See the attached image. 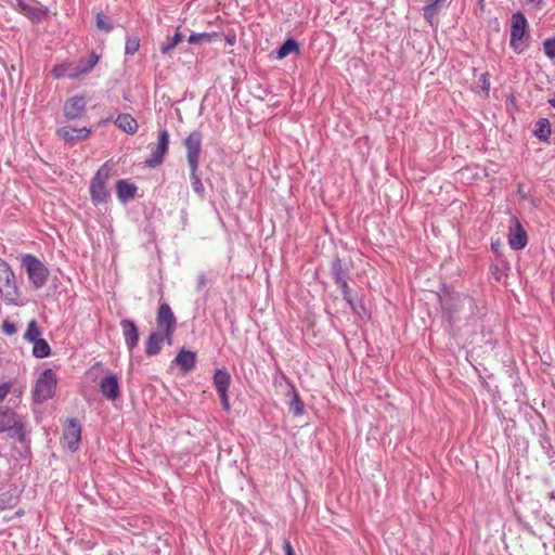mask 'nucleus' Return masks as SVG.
Returning <instances> with one entry per match:
<instances>
[{
  "mask_svg": "<svg viewBox=\"0 0 555 555\" xmlns=\"http://www.w3.org/2000/svg\"><path fill=\"white\" fill-rule=\"evenodd\" d=\"M95 17H96V27L100 30L109 33L114 28L111 20L108 17H106L103 13H96Z\"/></svg>",
  "mask_w": 555,
  "mask_h": 555,
  "instance_id": "obj_32",
  "label": "nucleus"
},
{
  "mask_svg": "<svg viewBox=\"0 0 555 555\" xmlns=\"http://www.w3.org/2000/svg\"><path fill=\"white\" fill-rule=\"evenodd\" d=\"M284 551H285V555H295L294 548H293L291 542L287 540L284 541Z\"/></svg>",
  "mask_w": 555,
  "mask_h": 555,
  "instance_id": "obj_44",
  "label": "nucleus"
},
{
  "mask_svg": "<svg viewBox=\"0 0 555 555\" xmlns=\"http://www.w3.org/2000/svg\"><path fill=\"white\" fill-rule=\"evenodd\" d=\"M227 41L230 43V44H233L234 41H235V36H232V37H227Z\"/></svg>",
  "mask_w": 555,
  "mask_h": 555,
  "instance_id": "obj_47",
  "label": "nucleus"
},
{
  "mask_svg": "<svg viewBox=\"0 0 555 555\" xmlns=\"http://www.w3.org/2000/svg\"><path fill=\"white\" fill-rule=\"evenodd\" d=\"M529 3H533L535 8L542 9L544 3L543 0H527Z\"/></svg>",
  "mask_w": 555,
  "mask_h": 555,
  "instance_id": "obj_46",
  "label": "nucleus"
},
{
  "mask_svg": "<svg viewBox=\"0 0 555 555\" xmlns=\"http://www.w3.org/2000/svg\"><path fill=\"white\" fill-rule=\"evenodd\" d=\"M338 287H340L343 292L344 299L349 304V306L354 309L353 298L351 296V289L348 285L347 281H344L339 284H337Z\"/></svg>",
  "mask_w": 555,
  "mask_h": 555,
  "instance_id": "obj_38",
  "label": "nucleus"
},
{
  "mask_svg": "<svg viewBox=\"0 0 555 555\" xmlns=\"http://www.w3.org/2000/svg\"><path fill=\"white\" fill-rule=\"evenodd\" d=\"M293 52H299V44L295 39L289 38L276 51V59L282 60Z\"/></svg>",
  "mask_w": 555,
  "mask_h": 555,
  "instance_id": "obj_25",
  "label": "nucleus"
},
{
  "mask_svg": "<svg viewBox=\"0 0 555 555\" xmlns=\"http://www.w3.org/2000/svg\"><path fill=\"white\" fill-rule=\"evenodd\" d=\"M33 354L36 358L42 359L47 358L51 353V348L46 339L39 338L35 341H33Z\"/></svg>",
  "mask_w": 555,
  "mask_h": 555,
  "instance_id": "obj_27",
  "label": "nucleus"
},
{
  "mask_svg": "<svg viewBox=\"0 0 555 555\" xmlns=\"http://www.w3.org/2000/svg\"><path fill=\"white\" fill-rule=\"evenodd\" d=\"M23 266L35 288H41L48 280V269L46 266L38 258L29 254L23 257Z\"/></svg>",
  "mask_w": 555,
  "mask_h": 555,
  "instance_id": "obj_6",
  "label": "nucleus"
},
{
  "mask_svg": "<svg viewBox=\"0 0 555 555\" xmlns=\"http://www.w3.org/2000/svg\"><path fill=\"white\" fill-rule=\"evenodd\" d=\"M166 341L165 334L153 332L149 335L145 344V352L149 357L156 356L162 350L163 343Z\"/></svg>",
  "mask_w": 555,
  "mask_h": 555,
  "instance_id": "obj_19",
  "label": "nucleus"
},
{
  "mask_svg": "<svg viewBox=\"0 0 555 555\" xmlns=\"http://www.w3.org/2000/svg\"><path fill=\"white\" fill-rule=\"evenodd\" d=\"M552 133L548 119L541 118L535 122L533 134L541 141H547Z\"/></svg>",
  "mask_w": 555,
  "mask_h": 555,
  "instance_id": "obj_23",
  "label": "nucleus"
},
{
  "mask_svg": "<svg viewBox=\"0 0 555 555\" xmlns=\"http://www.w3.org/2000/svg\"><path fill=\"white\" fill-rule=\"evenodd\" d=\"M547 103L555 108V98H551L547 100Z\"/></svg>",
  "mask_w": 555,
  "mask_h": 555,
  "instance_id": "obj_48",
  "label": "nucleus"
},
{
  "mask_svg": "<svg viewBox=\"0 0 555 555\" xmlns=\"http://www.w3.org/2000/svg\"><path fill=\"white\" fill-rule=\"evenodd\" d=\"M287 397L289 398V412L296 416L301 415L304 413L305 405L293 385H289V388L287 390Z\"/></svg>",
  "mask_w": 555,
  "mask_h": 555,
  "instance_id": "obj_21",
  "label": "nucleus"
},
{
  "mask_svg": "<svg viewBox=\"0 0 555 555\" xmlns=\"http://www.w3.org/2000/svg\"><path fill=\"white\" fill-rule=\"evenodd\" d=\"M115 125L128 134H134L139 128L138 121L130 114H119Z\"/></svg>",
  "mask_w": 555,
  "mask_h": 555,
  "instance_id": "obj_20",
  "label": "nucleus"
},
{
  "mask_svg": "<svg viewBox=\"0 0 555 555\" xmlns=\"http://www.w3.org/2000/svg\"><path fill=\"white\" fill-rule=\"evenodd\" d=\"M9 437L22 441L24 439V426L15 418H9L8 430L5 431Z\"/></svg>",
  "mask_w": 555,
  "mask_h": 555,
  "instance_id": "obj_26",
  "label": "nucleus"
},
{
  "mask_svg": "<svg viewBox=\"0 0 555 555\" xmlns=\"http://www.w3.org/2000/svg\"><path fill=\"white\" fill-rule=\"evenodd\" d=\"M169 147V133L166 129L158 132L157 146L151 151L150 156L145 159V165L149 168H155L163 164L164 157Z\"/></svg>",
  "mask_w": 555,
  "mask_h": 555,
  "instance_id": "obj_8",
  "label": "nucleus"
},
{
  "mask_svg": "<svg viewBox=\"0 0 555 555\" xmlns=\"http://www.w3.org/2000/svg\"><path fill=\"white\" fill-rule=\"evenodd\" d=\"M15 504V498L9 493L0 494V512L13 507Z\"/></svg>",
  "mask_w": 555,
  "mask_h": 555,
  "instance_id": "obj_37",
  "label": "nucleus"
},
{
  "mask_svg": "<svg viewBox=\"0 0 555 555\" xmlns=\"http://www.w3.org/2000/svg\"><path fill=\"white\" fill-rule=\"evenodd\" d=\"M0 273L3 275L7 285L9 286L11 282L14 281V273L11 270L10 266L0 258Z\"/></svg>",
  "mask_w": 555,
  "mask_h": 555,
  "instance_id": "obj_35",
  "label": "nucleus"
},
{
  "mask_svg": "<svg viewBox=\"0 0 555 555\" xmlns=\"http://www.w3.org/2000/svg\"><path fill=\"white\" fill-rule=\"evenodd\" d=\"M173 362L183 373H189L193 371L196 365V353L192 350L182 348L177 353Z\"/></svg>",
  "mask_w": 555,
  "mask_h": 555,
  "instance_id": "obj_17",
  "label": "nucleus"
},
{
  "mask_svg": "<svg viewBox=\"0 0 555 555\" xmlns=\"http://www.w3.org/2000/svg\"><path fill=\"white\" fill-rule=\"evenodd\" d=\"M109 178V168L106 164L100 167L90 182V195L95 205L106 203L109 198V192L106 188Z\"/></svg>",
  "mask_w": 555,
  "mask_h": 555,
  "instance_id": "obj_3",
  "label": "nucleus"
},
{
  "mask_svg": "<svg viewBox=\"0 0 555 555\" xmlns=\"http://www.w3.org/2000/svg\"><path fill=\"white\" fill-rule=\"evenodd\" d=\"M447 0H427V4L424 7V17L430 24H433L434 17L438 14V11Z\"/></svg>",
  "mask_w": 555,
  "mask_h": 555,
  "instance_id": "obj_24",
  "label": "nucleus"
},
{
  "mask_svg": "<svg viewBox=\"0 0 555 555\" xmlns=\"http://www.w3.org/2000/svg\"><path fill=\"white\" fill-rule=\"evenodd\" d=\"M140 48V40L138 37H127L125 53L127 55H133Z\"/></svg>",
  "mask_w": 555,
  "mask_h": 555,
  "instance_id": "obj_34",
  "label": "nucleus"
},
{
  "mask_svg": "<svg viewBox=\"0 0 555 555\" xmlns=\"http://www.w3.org/2000/svg\"><path fill=\"white\" fill-rule=\"evenodd\" d=\"M34 0H16L18 8L25 16L31 22L39 23L47 15L48 10L44 7H34L29 2Z\"/></svg>",
  "mask_w": 555,
  "mask_h": 555,
  "instance_id": "obj_15",
  "label": "nucleus"
},
{
  "mask_svg": "<svg viewBox=\"0 0 555 555\" xmlns=\"http://www.w3.org/2000/svg\"><path fill=\"white\" fill-rule=\"evenodd\" d=\"M86 109V99L80 95L69 98L64 104V115L68 119H76L82 116Z\"/></svg>",
  "mask_w": 555,
  "mask_h": 555,
  "instance_id": "obj_13",
  "label": "nucleus"
},
{
  "mask_svg": "<svg viewBox=\"0 0 555 555\" xmlns=\"http://www.w3.org/2000/svg\"><path fill=\"white\" fill-rule=\"evenodd\" d=\"M9 426V418H0V434L5 433Z\"/></svg>",
  "mask_w": 555,
  "mask_h": 555,
  "instance_id": "obj_45",
  "label": "nucleus"
},
{
  "mask_svg": "<svg viewBox=\"0 0 555 555\" xmlns=\"http://www.w3.org/2000/svg\"><path fill=\"white\" fill-rule=\"evenodd\" d=\"M125 343L131 352L139 343V331L133 321L124 319L120 321Z\"/></svg>",
  "mask_w": 555,
  "mask_h": 555,
  "instance_id": "obj_16",
  "label": "nucleus"
},
{
  "mask_svg": "<svg viewBox=\"0 0 555 555\" xmlns=\"http://www.w3.org/2000/svg\"><path fill=\"white\" fill-rule=\"evenodd\" d=\"M100 390L108 400H116L120 395L117 376L114 374L104 376L100 382Z\"/></svg>",
  "mask_w": 555,
  "mask_h": 555,
  "instance_id": "obj_14",
  "label": "nucleus"
},
{
  "mask_svg": "<svg viewBox=\"0 0 555 555\" xmlns=\"http://www.w3.org/2000/svg\"><path fill=\"white\" fill-rule=\"evenodd\" d=\"M41 332L39 330V326L36 322V320H31L28 325L27 330L24 334V338L30 343L37 340L40 338Z\"/></svg>",
  "mask_w": 555,
  "mask_h": 555,
  "instance_id": "obj_30",
  "label": "nucleus"
},
{
  "mask_svg": "<svg viewBox=\"0 0 555 555\" xmlns=\"http://www.w3.org/2000/svg\"><path fill=\"white\" fill-rule=\"evenodd\" d=\"M528 236L517 217H512V225L508 234V244L512 249L520 250L526 247Z\"/></svg>",
  "mask_w": 555,
  "mask_h": 555,
  "instance_id": "obj_11",
  "label": "nucleus"
},
{
  "mask_svg": "<svg viewBox=\"0 0 555 555\" xmlns=\"http://www.w3.org/2000/svg\"><path fill=\"white\" fill-rule=\"evenodd\" d=\"M98 61H99V56H98L96 54L92 53V54L90 55V59L88 60L87 64H86V65H83L81 68H79V70H78V72H76V73H70V74L68 75V77H70V78H75V77H77L79 74H83V73L89 72L90 69H92V68L95 66V64L98 63Z\"/></svg>",
  "mask_w": 555,
  "mask_h": 555,
  "instance_id": "obj_33",
  "label": "nucleus"
},
{
  "mask_svg": "<svg viewBox=\"0 0 555 555\" xmlns=\"http://www.w3.org/2000/svg\"><path fill=\"white\" fill-rule=\"evenodd\" d=\"M56 374L52 369H46L36 380L34 399L36 402H43L51 398L56 388Z\"/></svg>",
  "mask_w": 555,
  "mask_h": 555,
  "instance_id": "obj_4",
  "label": "nucleus"
},
{
  "mask_svg": "<svg viewBox=\"0 0 555 555\" xmlns=\"http://www.w3.org/2000/svg\"><path fill=\"white\" fill-rule=\"evenodd\" d=\"M182 40V34L177 30L175 35L168 39V41L162 46L160 51L163 54L169 53L175 47H177Z\"/></svg>",
  "mask_w": 555,
  "mask_h": 555,
  "instance_id": "obj_31",
  "label": "nucleus"
},
{
  "mask_svg": "<svg viewBox=\"0 0 555 555\" xmlns=\"http://www.w3.org/2000/svg\"><path fill=\"white\" fill-rule=\"evenodd\" d=\"M10 386L7 383L0 384V401H2L9 393Z\"/></svg>",
  "mask_w": 555,
  "mask_h": 555,
  "instance_id": "obj_42",
  "label": "nucleus"
},
{
  "mask_svg": "<svg viewBox=\"0 0 555 555\" xmlns=\"http://www.w3.org/2000/svg\"><path fill=\"white\" fill-rule=\"evenodd\" d=\"M528 22L521 12L514 13L511 21L509 46L517 54L522 53L528 47Z\"/></svg>",
  "mask_w": 555,
  "mask_h": 555,
  "instance_id": "obj_2",
  "label": "nucleus"
},
{
  "mask_svg": "<svg viewBox=\"0 0 555 555\" xmlns=\"http://www.w3.org/2000/svg\"><path fill=\"white\" fill-rule=\"evenodd\" d=\"M231 384V375L225 369H218L214 374V385L225 412L230 411L228 389Z\"/></svg>",
  "mask_w": 555,
  "mask_h": 555,
  "instance_id": "obj_10",
  "label": "nucleus"
},
{
  "mask_svg": "<svg viewBox=\"0 0 555 555\" xmlns=\"http://www.w3.org/2000/svg\"><path fill=\"white\" fill-rule=\"evenodd\" d=\"M52 74L55 78H62L64 76H66V68L64 65H59V66H55L52 70ZM69 74H67L68 76Z\"/></svg>",
  "mask_w": 555,
  "mask_h": 555,
  "instance_id": "obj_41",
  "label": "nucleus"
},
{
  "mask_svg": "<svg viewBox=\"0 0 555 555\" xmlns=\"http://www.w3.org/2000/svg\"><path fill=\"white\" fill-rule=\"evenodd\" d=\"M57 135L64 139L65 142L69 144H75L78 141H82L87 139L90 133L91 129L83 127V128H73V127H62L57 130Z\"/></svg>",
  "mask_w": 555,
  "mask_h": 555,
  "instance_id": "obj_12",
  "label": "nucleus"
},
{
  "mask_svg": "<svg viewBox=\"0 0 555 555\" xmlns=\"http://www.w3.org/2000/svg\"><path fill=\"white\" fill-rule=\"evenodd\" d=\"M2 330L7 335H13L16 333L17 327L14 323H11L9 321H4L2 323Z\"/></svg>",
  "mask_w": 555,
  "mask_h": 555,
  "instance_id": "obj_40",
  "label": "nucleus"
},
{
  "mask_svg": "<svg viewBox=\"0 0 555 555\" xmlns=\"http://www.w3.org/2000/svg\"><path fill=\"white\" fill-rule=\"evenodd\" d=\"M443 318L453 325L462 315H473L476 305L474 298L454 291H447L440 296Z\"/></svg>",
  "mask_w": 555,
  "mask_h": 555,
  "instance_id": "obj_1",
  "label": "nucleus"
},
{
  "mask_svg": "<svg viewBox=\"0 0 555 555\" xmlns=\"http://www.w3.org/2000/svg\"><path fill=\"white\" fill-rule=\"evenodd\" d=\"M543 51L551 60L555 59V38H548L543 42Z\"/></svg>",
  "mask_w": 555,
  "mask_h": 555,
  "instance_id": "obj_39",
  "label": "nucleus"
},
{
  "mask_svg": "<svg viewBox=\"0 0 555 555\" xmlns=\"http://www.w3.org/2000/svg\"><path fill=\"white\" fill-rule=\"evenodd\" d=\"M331 270L336 285L348 280L349 269L343 264L340 259L337 258L333 261Z\"/></svg>",
  "mask_w": 555,
  "mask_h": 555,
  "instance_id": "obj_22",
  "label": "nucleus"
},
{
  "mask_svg": "<svg viewBox=\"0 0 555 555\" xmlns=\"http://www.w3.org/2000/svg\"><path fill=\"white\" fill-rule=\"evenodd\" d=\"M81 439V424L78 418H68L64 425L63 446L70 452H75L79 448Z\"/></svg>",
  "mask_w": 555,
  "mask_h": 555,
  "instance_id": "obj_7",
  "label": "nucleus"
},
{
  "mask_svg": "<svg viewBox=\"0 0 555 555\" xmlns=\"http://www.w3.org/2000/svg\"><path fill=\"white\" fill-rule=\"evenodd\" d=\"M203 135L199 131H192L184 140L186 160L190 168L199 165Z\"/></svg>",
  "mask_w": 555,
  "mask_h": 555,
  "instance_id": "obj_9",
  "label": "nucleus"
},
{
  "mask_svg": "<svg viewBox=\"0 0 555 555\" xmlns=\"http://www.w3.org/2000/svg\"><path fill=\"white\" fill-rule=\"evenodd\" d=\"M206 285V276L204 273L197 275V288L202 289Z\"/></svg>",
  "mask_w": 555,
  "mask_h": 555,
  "instance_id": "obj_43",
  "label": "nucleus"
},
{
  "mask_svg": "<svg viewBox=\"0 0 555 555\" xmlns=\"http://www.w3.org/2000/svg\"><path fill=\"white\" fill-rule=\"evenodd\" d=\"M218 37L217 33H197L192 34L188 41L190 43H208L211 42L214 38Z\"/></svg>",
  "mask_w": 555,
  "mask_h": 555,
  "instance_id": "obj_29",
  "label": "nucleus"
},
{
  "mask_svg": "<svg viewBox=\"0 0 555 555\" xmlns=\"http://www.w3.org/2000/svg\"><path fill=\"white\" fill-rule=\"evenodd\" d=\"M477 87L483 92V95L487 98L490 91V75L489 73H483L480 75Z\"/></svg>",
  "mask_w": 555,
  "mask_h": 555,
  "instance_id": "obj_36",
  "label": "nucleus"
},
{
  "mask_svg": "<svg viewBox=\"0 0 555 555\" xmlns=\"http://www.w3.org/2000/svg\"><path fill=\"white\" fill-rule=\"evenodd\" d=\"M137 191V185L127 180H119L116 183L117 197L121 203H127L132 199Z\"/></svg>",
  "mask_w": 555,
  "mask_h": 555,
  "instance_id": "obj_18",
  "label": "nucleus"
},
{
  "mask_svg": "<svg viewBox=\"0 0 555 555\" xmlns=\"http://www.w3.org/2000/svg\"><path fill=\"white\" fill-rule=\"evenodd\" d=\"M198 166H195L194 169L190 168V178L192 182L193 191L199 196L204 197L205 195V188L201 180V178L197 175Z\"/></svg>",
  "mask_w": 555,
  "mask_h": 555,
  "instance_id": "obj_28",
  "label": "nucleus"
},
{
  "mask_svg": "<svg viewBox=\"0 0 555 555\" xmlns=\"http://www.w3.org/2000/svg\"><path fill=\"white\" fill-rule=\"evenodd\" d=\"M156 324L158 332L165 334L166 343L171 345L177 326V319L167 302H162L159 305L156 315Z\"/></svg>",
  "mask_w": 555,
  "mask_h": 555,
  "instance_id": "obj_5",
  "label": "nucleus"
}]
</instances>
